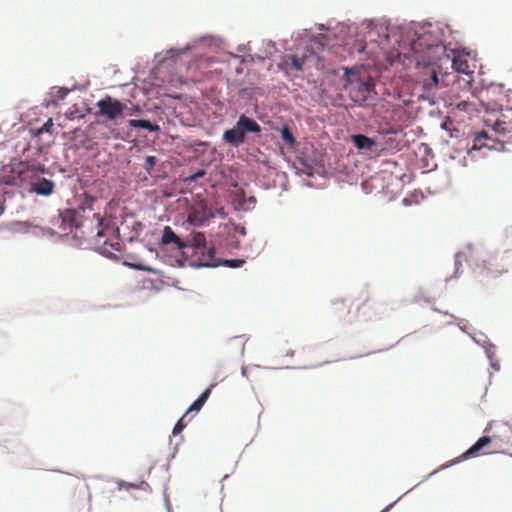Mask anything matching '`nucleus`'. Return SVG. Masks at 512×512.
Masks as SVG:
<instances>
[{"label":"nucleus","mask_w":512,"mask_h":512,"mask_svg":"<svg viewBox=\"0 0 512 512\" xmlns=\"http://www.w3.org/2000/svg\"><path fill=\"white\" fill-rule=\"evenodd\" d=\"M446 30L450 35L454 31L448 24L423 21H404L392 25L390 19L365 18L361 25L346 20L337 22L327 36L341 35L346 39H361L375 43L384 52L385 57L402 65L413 64L416 69L431 68L428 79L423 81L424 87L437 88L440 75L447 76L448 68L443 70V63L450 62L453 71L472 77L466 60H459L455 51L446 43Z\"/></svg>","instance_id":"nucleus-1"},{"label":"nucleus","mask_w":512,"mask_h":512,"mask_svg":"<svg viewBox=\"0 0 512 512\" xmlns=\"http://www.w3.org/2000/svg\"><path fill=\"white\" fill-rule=\"evenodd\" d=\"M335 73L339 77L338 89L341 91L332 102L335 107L349 110L353 107L369 108L375 105L378 92L372 78L349 66H340Z\"/></svg>","instance_id":"nucleus-2"},{"label":"nucleus","mask_w":512,"mask_h":512,"mask_svg":"<svg viewBox=\"0 0 512 512\" xmlns=\"http://www.w3.org/2000/svg\"><path fill=\"white\" fill-rule=\"evenodd\" d=\"M93 204V200L91 203L82 200H68L65 207L58 209L57 213L50 217L49 224L62 231H75L72 234V240L76 242L78 248L93 249L102 257L116 262L119 260V255L110 251L109 240H105L101 245H98V240L95 239L94 248L83 247L84 232L81 231V228L84 225L85 212L87 210L94 211Z\"/></svg>","instance_id":"nucleus-3"},{"label":"nucleus","mask_w":512,"mask_h":512,"mask_svg":"<svg viewBox=\"0 0 512 512\" xmlns=\"http://www.w3.org/2000/svg\"><path fill=\"white\" fill-rule=\"evenodd\" d=\"M470 250V255L466 256L463 251H457L454 255V273L446 278L448 283L452 279H458L463 274L462 260L464 259L470 269L474 272L479 270V274L486 277L497 278L502 274V271L492 270L491 266L498 257V251H489L484 247L474 248L472 243L466 245Z\"/></svg>","instance_id":"nucleus-4"},{"label":"nucleus","mask_w":512,"mask_h":512,"mask_svg":"<svg viewBox=\"0 0 512 512\" xmlns=\"http://www.w3.org/2000/svg\"><path fill=\"white\" fill-rule=\"evenodd\" d=\"M264 130L252 116L244 112L239 114L231 127L223 130L221 140L229 147L238 149L251 142H260Z\"/></svg>","instance_id":"nucleus-5"},{"label":"nucleus","mask_w":512,"mask_h":512,"mask_svg":"<svg viewBox=\"0 0 512 512\" xmlns=\"http://www.w3.org/2000/svg\"><path fill=\"white\" fill-rule=\"evenodd\" d=\"M187 249L192 251V258L188 263L189 267L193 269L219 267V258L215 256L214 247L208 244L204 235L200 232L189 234Z\"/></svg>","instance_id":"nucleus-6"},{"label":"nucleus","mask_w":512,"mask_h":512,"mask_svg":"<svg viewBox=\"0 0 512 512\" xmlns=\"http://www.w3.org/2000/svg\"><path fill=\"white\" fill-rule=\"evenodd\" d=\"M74 173L71 169L58 167V173L54 176L31 175L30 192L37 196L48 198L55 192L58 185V178H73Z\"/></svg>","instance_id":"nucleus-7"},{"label":"nucleus","mask_w":512,"mask_h":512,"mask_svg":"<svg viewBox=\"0 0 512 512\" xmlns=\"http://www.w3.org/2000/svg\"><path fill=\"white\" fill-rule=\"evenodd\" d=\"M96 107L102 116L115 123H117L118 120L125 119L127 116H131L134 113L141 112V109L135 106L132 107L133 111H125L126 105L120 99L108 94L96 102Z\"/></svg>","instance_id":"nucleus-8"},{"label":"nucleus","mask_w":512,"mask_h":512,"mask_svg":"<svg viewBox=\"0 0 512 512\" xmlns=\"http://www.w3.org/2000/svg\"><path fill=\"white\" fill-rule=\"evenodd\" d=\"M492 442V437L488 435H482L479 437L468 449H466L463 453H461L459 456L445 462L444 464L440 465L437 469L433 470L431 473H429L423 481L435 476L441 471H444L448 468H451L457 464H460L464 461L476 458L479 456L481 450H483L485 447L490 445Z\"/></svg>","instance_id":"nucleus-9"},{"label":"nucleus","mask_w":512,"mask_h":512,"mask_svg":"<svg viewBox=\"0 0 512 512\" xmlns=\"http://www.w3.org/2000/svg\"><path fill=\"white\" fill-rule=\"evenodd\" d=\"M22 183L21 175L13 165V159L10 158L7 164H0V191L6 194L5 188L7 187H20ZM5 200L0 198V216L5 212Z\"/></svg>","instance_id":"nucleus-10"},{"label":"nucleus","mask_w":512,"mask_h":512,"mask_svg":"<svg viewBox=\"0 0 512 512\" xmlns=\"http://www.w3.org/2000/svg\"><path fill=\"white\" fill-rule=\"evenodd\" d=\"M187 243H189V235L185 238L179 237L173 228L169 225H165L161 231V236L158 239V246L165 248L169 245H174L178 250H186Z\"/></svg>","instance_id":"nucleus-11"},{"label":"nucleus","mask_w":512,"mask_h":512,"mask_svg":"<svg viewBox=\"0 0 512 512\" xmlns=\"http://www.w3.org/2000/svg\"><path fill=\"white\" fill-rule=\"evenodd\" d=\"M308 58H313L315 61V67L317 70H323L324 69V62L321 56H319L314 51H305L303 53L302 58H299L296 54L290 55V64L291 68L297 72H301L304 69L305 61Z\"/></svg>","instance_id":"nucleus-12"},{"label":"nucleus","mask_w":512,"mask_h":512,"mask_svg":"<svg viewBox=\"0 0 512 512\" xmlns=\"http://www.w3.org/2000/svg\"><path fill=\"white\" fill-rule=\"evenodd\" d=\"M126 128L129 132L148 131L150 133H159L161 131V127L158 123L153 122L145 117L127 120Z\"/></svg>","instance_id":"nucleus-13"},{"label":"nucleus","mask_w":512,"mask_h":512,"mask_svg":"<svg viewBox=\"0 0 512 512\" xmlns=\"http://www.w3.org/2000/svg\"><path fill=\"white\" fill-rule=\"evenodd\" d=\"M351 142L360 152H373L378 147V140L375 137H369L362 133H356L351 136Z\"/></svg>","instance_id":"nucleus-14"},{"label":"nucleus","mask_w":512,"mask_h":512,"mask_svg":"<svg viewBox=\"0 0 512 512\" xmlns=\"http://www.w3.org/2000/svg\"><path fill=\"white\" fill-rule=\"evenodd\" d=\"M109 481H113L117 485L118 490H141V491H151V487L147 481L144 479H141L138 482H128L120 478L111 477Z\"/></svg>","instance_id":"nucleus-15"},{"label":"nucleus","mask_w":512,"mask_h":512,"mask_svg":"<svg viewBox=\"0 0 512 512\" xmlns=\"http://www.w3.org/2000/svg\"><path fill=\"white\" fill-rule=\"evenodd\" d=\"M71 92V89L65 86H53L50 88L49 95L53 97L52 101L44 100V105L48 107L50 104L53 106H58L60 101H63L68 94Z\"/></svg>","instance_id":"nucleus-16"},{"label":"nucleus","mask_w":512,"mask_h":512,"mask_svg":"<svg viewBox=\"0 0 512 512\" xmlns=\"http://www.w3.org/2000/svg\"><path fill=\"white\" fill-rule=\"evenodd\" d=\"M284 160L287 162L288 167L294 171L295 175L297 176H307L308 178H313L316 174V162L315 160L310 163L309 168H303L301 169L295 161H293L289 157H284Z\"/></svg>","instance_id":"nucleus-17"},{"label":"nucleus","mask_w":512,"mask_h":512,"mask_svg":"<svg viewBox=\"0 0 512 512\" xmlns=\"http://www.w3.org/2000/svg\"><path fill=\"white\" fill-rule=\"evenodd\" d=\"M34 236H48L55 237L57 241H64L68 238L69 234H59L51 227L36 225L33 231Z\"/></svg>","instance_id":"nucleus-18"},{"label":"nucleus","mask_w":512,"mask_h":512,"mask_svg":"<svg viewBox=\"0 0 512 512\" xmlns=\"http://www.w3.org/2000/svg\"><path fill=\"white\" fill-rule=\"evenodd\" d=\"M297 39L309 44H314L320 48H324V44L322 43V36L314 34L312 29H303L298 33Z\"/></svg>","instance_id":"nucleus-19"},{"label":"nucleus","mask_w":512,"mask_h":512,"mask_svg":"<svg viewBox=\"0 0 512 512\" xmlns=\"http://www.w3.org/2000/svg\"><path fill=\"white\" fill-rule=\"evenodd\" d=\"M58 167L62 166L54 163L47 167L44 164L37 162L32 165V175L54 176L58 173Z\"/></svg>","instance_id":"nucleus-20"},{"label":"nucleus","mask_w":512,"mask_h":512,"mask_svg":"<svg viewBox=\"0 0 512 512\" xmlns=\"http://www.w3.org/2000/svg\"><path fill=\"white\" fill-rule=\"evenodd\" d=\"M35 226L36 225L30 223L27 220H14L9 223V229L12 232L23 233V234L30 233V232L33 234Z\"/></svg>","instance_id":"nucleus-21"},{"label":"nucleus","mask_w":512,"mask_h":512,"mask_svg":"<svg viewBox=\"0 0 512 512\" xmlns=\"http://www.w3.org/2000/svg\"><path fill=\"white\" fill-rule=\"evenodd\" d=\"M486 358L489 361L490 368L498 372L501 368L500 361L496 357V345L492 342L488 346L484 347Z\"/></svg>","instance_id":"nucleus-22"},{"label":"nucleus","mask_w":512,"mask_h":512,"mask_svg":"<svg viewBox=\"0 0 512 512\" xmlns=\"http://www.w3.org/2000/svg\"><path fill=\"white\" fill-rule=\"evenodd\" d=\"M278 132H279V135H280V139L283 142V145L288 150H292L295 147V145H296V139L292 135V133L290 132L289 127L287 125L283 124L278 129Z\"/></svg>","instance_id":"nucleus-23"},{"label":"nucleus","mask_w":512,"mask_h":512,"mask_svg":"<svg viewBox=\"0 0 512 512\" xmlns=\"http://www.w3.org/2000/svg\"><path fill=\"white\" fill-rule=\"evenodd\" d=\"M222 40L212 34H205L195 39L196 46H203L207 48L219 47Z\"/></svg>","instance_id":"nucleus-24"},{"label":"nucleus","mask_w":512,"mask_h":512,"mask_svg":"<svg viewBox=\"0 0 512 512\" xmlns=\"http://www.w3.org/2000/svg\"><path fill=\"white\" fill-rule=\"evenodd\" d=\"M87 115H88V110H82L80 104H78V103L73 104L64 113L65 118L69 121H73L76 119L81 120V119H84Z\"/></svg>","instance_id":"nucleus-25"},{"label":"nucleus","mask_w":512,"mask_h":512,"mask_svg":"<svg viewBox=\"0 0 512 512\" xmlns=\"http://www.w3.org/2000/svg\"><path fill=\"white\" fill-rule=\"evenodd\" d=\"M256 198L254 196L239 199L234 204V210L239 212H249L255 208Z\"/></svg>","instance_id":"nucleus-26"},{"label":"nucleus","mask_w":512,"mask_h":512,"mask_svg":"<svg viewBox=\"0 0 512 512\" xmlns=\"http://www.w3.org/2000/svg\"><path fill=\"white\" fill-rule=\"evenodd\" d=\"M219 267L223 266L230 269H238L241 268L245 263L246 259L242 257L236 258H219Z\"/></svg>","instance_id":"nucleus-27"},{"label":"nucleus","mask_w":512,"mask_h":512,"mask_svg":"<svg viewBox=\"0 0 512 512\" xmlns=\"http://www.w3.org/2000/svg\"><path fill=\"white\" fill-rule=\"evenodd\" d=\"M253 158L256 163L263 165L267 169V172L273 173L276 171V168L272 166L269 157L259 149L256 150Z\"/></svg>","instance_id":"nucleus-28"},{"label":"nucleus","mask_w":512,"mask_h":512,"mask_svg":"<svg viewBox=\"0 0 512 512\" xmlns=\"http://www.w3.org/2000/svg\"><path fill=\"white\" fill-rule=\"evenodd\" d=\"M191 51L192 46L190 44H186L181 48H170L166 50V56L171 59L172 63H176L179 55H188Z\"/></svg>","instance_id":"nucleus-29"},{"label":"nucleus","mask_w":512,"mask_h":512,"mask_svg":"<svg viewBox=\"0 0 512 512\" xmlns=\"http://www.w3.org/2000/svg\"><path fill=\"white\" fill-rule=\"evenodd\" d=\"M128 257L133 258V260H131V261L127 260V259L123 260L122 261L123 266L133 269L135 271H144L145 270L146 264L139 257H137L134 254H129Z\"/></svg>","instance_id":"nucleus-30"},{"label":"nucleus","mask_w":512,"mask_h":512,"mask_svg":"<svg viewBox=\"0 0 512 512\" xmlns=\"http://www.w3.org/2000/svg\"><path fill=\"white\" fill-rule=\"evenodd\" d=\"M180 256L171 258L169 265L171 267L184 268L188 266L189 261L191 260L190 255L186 252V250H179Z\"/></svg>","instance_id":"nucleus-31"},{"label":"nucleus","mask_w":512,"mask_h":512,"mask_svg":"<svg viewBox=\"0 0 512 512\" xmlns=\"http://www.w3.org/2000/svg\"><path fill=\"white\" fill-rule=\"evenodd\" d=\"M256 90V85L250 82L239 88L238 95L242 99L250 100V98L256 93Z\"/></svg>","instance_id":"nucleus-32"},{"label":"nucleus","mask_w":512,"mask_h":512,"mask_svg":"<svg viewBox=\"0 0 512 512\" xmlns=\"http://www.w3.org/2000/svg\"><path fill=\"white\" fill-rule=\"evenodd\" d=\"M273 173L275 175L277 185H279L283 191H288L289 190V181H288L287 173L283 172V171H277V170Z\"/></svg>","instance_id":"nucleus-33"},{"label":"nucleus","mask_w":512,"mask_h":512,"mask_svg":"<svg viewBox=\"0 0 512 512\" xmlns=\"http://www.w3.org/2000/svg\"><path fill=\"white\" fill-rule=\"evenodd\" d=\"M216 217L214 215V208L209 206H203L202 207V220L201 225L207 226L209 223L214 220Z\"/></svg>","instance_id":"nucleus-34"},{"label":"nucleus","mask_w":512,"mask_h":512,"mask_svg":"<svg viewBox=\"0 0 512 512\" xmlns=\"http://www.w3.org/2000/svg\"><path fill=\"white\" fill-rule=\"evenodd\" d=\"M471 340L478 346L484 347L488 346V344H491L492 342L489 340L486 334L483 332H478L477 334L470 335Z\"/></svg>","instance_id":"nucleus-35"},{"label":"nucleus","mask_w":512,"mask_h":512,"mask_svg":"<svg viewBox=\"0 0 512 512\" xmlns=\"http://www.w3.org/2000/svg\"><path fill=\"white\" fill-rule=\"evenodd\" d=\"M35 153L32 154V158L42 157L48 154L50 145L42 143L41 140L35 141Z\"/></svg>","instance_id":"nucleus-36"},{"label":"nucleus","mask_w":512,"mask_h":512,"mask_svg":"<svg viewBox=\"0 0 512 512\" xmlns=\"http://www.w3.org/2000/svg\"><path fill=\"white\" fill-rule=\"evenodd\" d=\"M483 122L485 127L491 128L495 133L499 135H505L507 132L505 128H502L504 122L496 121L495 123H492L490 119H486Z\"/></svg>","instance_id":"nucleus-37"},{"label":"nucleus","mask_w":512,"mask_h":512,"mask_svg":"<svg viewBox=\"0 0 512 512\" xmlns=\"http://www.w3.org/2000/svg\"><path fill=\"white\" fill-rule=\"evenodd\" d=\"M217 383L212 382L210 383L196 398L202 405H205L207 400L209 399L212 390L216 387Z\"/></svg>","instance_id":"nucleus-38"},{"label":"nucleus","mask_w":512,"mask_h":512,"mask_svg":"<svg viewBox=\"0 0 512 512\" xmlns=\"http://www.w3.org/2000/svg\"><path fill=\"white\" fill-rule=\"evenodd\" d=\"M158 163V157L155 155H147L144 158L143 163V169L148 173L151 174L152 169L156 166Z\"/></svg>","instance_id":"nucleus-39"},{"label":"nucleus","mask_w":512,"mask_h":512,"mask_svg":"<svg viewBox=\"0 0 512 512\" xmlns=\"http://www.w3.org/2000/svg\"><path fill=\"white\" fill-rule=\"evenodd\" d=\"M205 171L203 169H197L186 176H183V181L187 184H190L202 177H204Z\"/></svg>","instance_id":"nucleus-40"},{"label":"nucleus","mask_w":512,"mask_h":512,"mask_svg":"<svg viewBox=\"0 0 512 512\" xmlns=\"http://www.w3.org/2000/svg\"><path fill=\"white\" fill-rule=\"evenodd\" d=\"M273 173H264L262 175L263 177V181H261V187L265 190H270V189H273L277 186V181L276 179H273V180H270V176L272 175Z\"/></svg>","instance_id":"nucleus-41"},{"label":"nucleus","mask_w":512,"mask_h":512,"mask_svg":"<svg viewBox=\"0 0 512 512\" xmlns=\"http://www.w3.org/2000/svg\"><path fill=\"white\" fill-rule=\"evenodd\" d=\"M506 144L512 145V138H510V140L508 142H502L500 140H497L495 142V144H493V145L488 144V147H486V149L491 150V151L506 152L507 151Z\"/></svg>","instance_id":"nucleus-42"},{"label":"nucleus","mask_w":512,"mask_h":512,"mask_svg":"<svg viewBox=\"0 0 512 512\" xmlns=\"http://www.w3.org/2000/svg\"><path fill=\"white\" fill-rule=\"evenodd\" d=\"M93 218L97 221V232L95 237L96 238H103L105 236V231L103 229V219L99 213H94Z\"/></svg>","instance_id":"nucleus-43"},{"label":"nucleus","mask_w":512,"mask_h":512,"mask_svg":"<svg viewBox=\"0 0 512 512\" xmlns=\"http://www.w3.org/2000/svg\"><path fill=\"white\" fill-rule=\"evenodd\" d=\"M167 61L171 62V59L168 56H166V52L164 54L162 52L154 54L153 62L155 67H160L164 65Z\"/></svg>","instance_id":"nucleus-44"},{"label":"nucleus","mask_w":512,"mask_h":512,"mask_svg":"<svg viewBox=\"0 0 512 512\" xmlns=\"http://www.w3.org/2000/svg\"><path fill=\"white\" fill-rule=\"evenodd\" d=\"M482 140L485 141H494V138L486 131H478L474 134V142L480 143Z\"/></svg>","instance_id":"nucleus-45"},{"label":"nucleus","mask_w":512,"mask_h":512,"mask_svg":"<svg viewBox=\"0 0 512 512\" xmlns=\"http://www.w3.org/2000/svg\"><path fill=\"white\" fill-rule=\"evenodd\" d=\"M204 405H202L197 399H195L189 406L188 408L186 409L184 415L182 416V418H184L187 414L191 413V412H195V413H198L201 411V409L203 408Z\"/></svg>","instance_id":"nucleus-46"},{"label":"nucleus","mask_w":512,"mask_h":512,"mask_svg":"<svg viewBox=\"0 0 512 512\" xmlns=\"http://www.w3.org/2000/svg\"><path fill=\"white\" fill-rule=\"evenodd\" d=\"M419 150L423 152V159L434 157L433 149L427 143H420Z\"/></svg>","instance_id":"nucleus-47"},{"label":"nucleus","mask_w":512,"mask_h":512,"mask_svg":"<svg viewBox=\"0 0 512 512\" xmlns=\"http://www.w3.org/2000/svg\"><path fill=\"white\" fill-rule=\"evenodd\" d=\"M297 162L300 164V168H309L310 163L314 161V159H310L309 157L303 155V154H297L296 156Z\"/></svg>","instance_id":"nucleus-48"},{"label":"nucleus","mask_w":512,"mask_h":512,"mask_svg":"<svg viewBox=\"0 0 512 512\" xmlns=\"http://www.w3.org/2000/svg\"><path fill=\"white\" fill-rule=\"evenodd\" d=\"M182 417L175 423L172 429V436L176 437L178 435H181L183 430L186 427V424L182 421Z\"/></svg>","instance_id":"nucleus-49"},{"label":"nucleus","mask_w":512,"mask_h":512,"mask_svg":"<svg viewBox=\"0 0 512 512\" xmlns=\"http://www.w3.org/2000/svg\"><path fill=\"white\" fill-rule=\"evenodd\" d=\"M399 132L400 130L395 127H379L378 129V134L381 136L397 135Z\"/></svg>","instance_id":"nucleus-50"},{"label":"nucleus","mask_w":512,"mask_h":512,"mask_svg":"<svg viewBox=\"0 0 512 512\" xmlns=\"http://www.w3.org/2000/svg\"><path fill=\"white\" fill-rule=\"evenodd\" d=\"M237 339H243V340H244V341L241 343V345H240V354H241V355H244V352H245V343L249 340V336H247L246 334H241V335L232 336V337L227 338V342H230V341H233V340H237Z\"/></svg>","instance_id":"nucleus-51"},{"label":"nucleus","mask_w":512,"mask_h":512,"mask_svg":"<svg viewBox=\"0 0 512 512\" xmlns=\"http://www.w3.org/2000/svg\"><path fill=\"white\" fill-rule=\"evenodd\" d=\"M440 128L442 130H445L451 138L458 137L459 129L456 127L450 128L449 125L446 122H442L440 124Z\"/></svg>","instance_id":"nucleus-52"},{"label":"nucleus","mask_w":512,"mask_h":512,"mask_svg":"<svg viewBox=\"0 0 512 512\" xmlns=\"http://www.w3.org/2000/svg\"><path fill=\"white\" fill-rule=\"evenodd\" d=\"M330 363L329 361H325V362H322V363H319L317 365H304V366H285L283 367L284 369H290V370H294V369H301V370H308V369H315V368H318V367H321L325 364H328Z\"/></svg>","instance_id":"nucleus-53"},{"label":"nucleus","mask_w":512,"mask_h":512,"mask_svg":"<svg viewBox=\"0 0 512 512\" xmlns=\"http://www.w3.org/2000/svg\"><path fill=\"white\" fill-rule=\"evenodd\" d=\"M144 227L145 225L138 220H134L132 224L128 226V228L137 235H139L143 231Z\"/></svg>","instance_id":"nucleus-54"},{"label":"nucleus","mask_w":512,"mask_h":512,"mask_svg":"<svg viewBox=\"0 0 512 512\" xmlns=\"http://www.w3.org/2000/svg\"><path fill=\"white\" fill-rule=\"evenodd\" d=\"M40 127L43 134L48 133L51 135L54 127L53 119H47Z\"/></svg>","instance_id":"nucleus-55"},{"label":"nucleus","mask_w":512,"mask_h":512,"mask_svg":"<svg viewBox=\"0 0 512 512\" xmlns=\"http://www.w3.org/2000/svg\"><path fill=\"white\" fill-rule=\"evenodd\" d=\"M233 232L243 237L247 235L246 227L240 223H235L233 225Z\"/></svg>","instance_id":"nucleus-56"},{"label":"nucleus","mask_w":512,"mask_h":512,"mask_svg":"<svg viewBox=\"0 0 512 512\" xmlns=\"http://www.w3.org/2000/svg\"><path fill=\"white\" fill-rule=\"evenodd\" d=\"M163 496H164V505H165L166 512H172V506H171V503L169 500V496L167 494L166 484H164V486H163Z\"/></svg>","instance_id":"nucleus-57"},{"label":"nucleus","mask_w":512,"mask_h":512,"mask_svg":"<svg viewBox=\"0 0 512 512\" xmlns=\"http://www.w3.org/2000/svg\"><path fill=\"white\" fill-rule=\"evenodd\" d=\"M29 133L34 141L40 140V137L43 134L41 127H32L29 129Z\"/></svg>","instance_id":"nucleus-58"},{"label":"nucleus","mask_w":512,"mask_h":512,"mask_svg":"<svg viewBox=\"0 0 512 512\" xmlns=\"http://www.w3.org/2000/svg\"><path fill=\"white\" fill-rule=\"evenodd\" d=\"M457 326L463 333L467 334L470 337L471 334L467 331V328L469 327V322L467 320L458 319Z\"/></svg>","instance_id":"nucleus-59"},{"label":"nucleus","mask_w":512,"mask_h":512,"mask_svg":"<svg viewBox=\"0 0 512 512\" xmlns=\"http://www.w3.org/2000/svg\"><path fill=\"white\" fill-rule=\"evenodd\" d=\"M144 272H147V273H150V274H155V275H158V276H161V277H166L162 270L154 268V267H152L150 265H147V264L145 266Z\"/></svg>","instance_id":"nucleus-60"},{"label":"nucleus","mask_w":512,"mask_h":512,"mask_svg":"<svg viewBox=\"0 0 512 512\" xmlns=\"http://www.w3.org/2000/svg\"><path fill=\"white\" fill-rule=\"evenodd\" d=\"M486 147H488V144H479L473 141V145L468 149L467 154L471 155L474 151H480L482 149H486Z\"/></svg>","instance_id":"nucleus-61"},{"label":"nucleus","mask_w":512,"mask_h":512,"mask_svg":"<svg viewBox=\"0 0 512 512\" xmlns=\"http://www.w3.org/2000/svg\"><path fill=\"white\" fill-rule=\"evenodd\" d=\"M182 441H183V438L181 437L180 441L175 445L173 451L167 456V462H171L173 459H175V457L178 453L179 446Z\"/></svg>","instance_id":"nucleus-62"},{"label":"nucleus","mask_w":512,"mask_h":512,"mask_svg":"<svg viewBox=\"0 0 512 512\" xmlns=\"http://www.w3.org/2000/svg\"><path fill=\"white\" fill-rule=\"evenodd\" d=\"M30 148H31V143L30 142H24L23 143V146L21 148V154L23 156H25L26 159H29L30 157L32 158V154L31 155L27 154V152L30 150Z\"/></svg>","instance_id":"nucleus-63"},{"label":"nucleus","mask_w":512,"mask_h":512,"mask_svg":"<svg viewBox=\"0 0 512 512\" xmlns=\"http://www.w3.org/2000/svg\"><path fill=\"white\" fill-rule=\"evenodd\" d=\"M214 215L215 217H219L221 219H225L227 217L224 208H214Z\"/></svg>","instance_id":"nucleus-64"}]
</instances>
